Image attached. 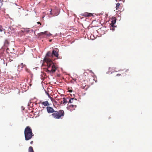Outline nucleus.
I'll return each mask as SVG.
<instances>
[{
	"label": "nucleus",
	"instance_id": "0eeeda50",
	"mask_svg": "<svg viewBox=\"0 0 152 152\" xmlns=\"http://www.w3.org/2000/svg\"><path fill=\"white\" fill-rule=\"evenodd\" d=\"M82 15L86 17H89L92 16L93 15L92 13H88V12H85L82 14Z\"/></svg>",
	"mask_w": 152,
	"mask_h": 152
},
{
	"label": "nucleus",
	"instance_id": "20e7f679",
	"mask_svg": "<svg viewBox=\"0 0 152 152\" xmlns=\"http://www.w3.org/2000/svg\"><path fill=\"white\" fill-rule=\"evenodd\" d=\"M58 51L59 50L57 49H56L55 50H53L52 52L53 57V56H54L56 57H57L58 58H60L58 57L59 55L58 53Z\"/></svg>",
	"mask_w": 152,
	"mask_h": 152
},
{
	"label": "nucleus",
	"instance_id": "a211bd4d",
	"mask_svg": "<svg viewBox=\"0 0 152 152\" xmlns=\"http://www.w3.org/2000/svg\"><path fill=\"white\" fill-rule=\"evenodd\" d=\"M121 74H117L116 75V76H121Z\"/></svg>",
	"mask_w": 152,
	"mask_h": 152
},
{
	"label": "nucleus",
	"instance_id": "39448f33",
	"mask_svg": "<svg viewBox=\"0 0 152 152\" xmlns=\"http://www.w3.org/2000/svg\"><path fill=\"white\" fill-rule=\"evenodd\" d=\"M6 30L2 26L0 25V36L2 37V36L5 34Z\"/></svg>",
	"mask_w": 152,
	"mask_h": 152
},
{
	"label": "nucleus",
	"instance_id": "7ed1b4c3",
	"mask_svg": "<svg viewBox=\"0 0 152 152\" xmlns=\"http://www.w3.org/2000/svg\"><path fill=\"white\" fill-rule=\"evenodd\" d=\"M64 110H60L58 111H55L54 113L52 114V115L54 118L56 119H59L61 118V117L64 116Z\"/></svg>",
	"mask_w": 152,
	"mask_h": 152
},
{
	"label": "nucleus",
	"instance_id": "f8f14e48",
	"mask_svg": "<svg viewBox=\"0 0 152 152\" xmlns=\"http://www.w3.org/2000/svg\"><path fill=\"white\" fill-rule=\"evenodd\" d=\"M28 150V152H34L33 147L31 146L29 147Z\"/></svg>",
	"mask_w": 152,
	"mask_h": 152
},
{
	"label": "nucleus",
	"instance_id": "f03ea898",
	"mask_svg": "<svg viewBox=\"0 0 152 152\" xmlns=\"http://www.w3.org/2000/svg\"><path fill=\"white\" fill-rule=\"evenodd\" d=\"M24 134L26 140H28L31 139L34 136L32 133V130L29 126H27L24 129Z\"/></svg>",
	"mask_w": 152,
	"mask_h": 152
},
{
	"label": "nucleus",
	"instance_id": "ddd939ff",
	"mask_svg": "<svg viewBox=\"0 0 152 152\" xmlns=\"http://www.w3.org/2000/svg\"><path fill=\"white\" fill-rule=\"evenodd\" d=\"M9 44V42L7 39H6L4 42V45L5 46H7Z\"/></svg>",
	"mask_w": 152,
	"mask_h": 152
},
{
	"label": "nucleus",
	"instance_id": "dca6fc26",
	"mask_svg": "<svg viewBox=\"0 0 152 152\" xmlns=\"http://www.w3.org/2000/svg\"><path fill=\"white\" fill-rule=\"evenodd\" d=\"M20 65L21 66H22V67L23 68V67H25L26 66V65H25V64H24L23 65V63H21L20 64Z\"/></svg>",
	"mask_w": 152,
	"mask_h": 152
},
{
	"label": "nucleus",
	"instance_id": "4be33fe9",
	"mask_svg": "<svg viewBox=\"0 0 152 152\" xmlns=\"http://www.w3.org/2000/svg\"><path fill=\"white\" fill-rule=\"evenodd\" d=\"M33 141H31V142H30V143H31V144H33Z\"/></svg>",
	"mask_w": 152,
	"mask_h": 152
},
{
	"label": "nucleus",
	"instance_id": "9b49d317",
	"mask_svg": "<svg viewBox=\"0 0 152 152\" xmlns=\"http://www.w3.org/2000/svg\"><path fill=\"white\" fill-rule=\"evenodd\" d=\"M42 104L45 106H48L49 105V103L48 101L44 102L42 103Z\"/></svg>",
	"mask_w": 152,
	"mask_h": 152
},
{
	"label": "nucleus",
	"instance_id": "aec40b11",
	"mask_svg": "<svg viewBox=\"0 0 152 152\" xmlns=\"http://www.w3.org/2000/svg\"><path fill=\"white\" fill-rule=\"evenodd\" d=\"M47 93V94L48 96L49 97H50V96H49V94L47 92H46Z\"/></svg>",
	"mask_w": 152,
	"mask_h": 152
},
{
	"label": "nucleus",
	"instance_id": "f3484780",
	"mask_svg": "<svg viewBox=\"0 0 152 152\" xmlns=\"http://www.w3.org/2000/svg\"><path fill=\"white\" fill-rule=\"evenodd\" d=\"M45 32H42L40 33V34H45Z\"/></svg>",
	"mask_w": 152,
	"mask_h": 152
},
{
	"label": "nucleus",
	"instance_id": "f257e3e1",
	"mask_svg": "<svg viewBox=\"0 0 152 152\" xmlns=\"http://www.w3.org/2000/svg\"><path fill=\"white\" fill-rule=\"evenodd\" d=\"M48 57H53L52 52L48 51L47 52L46 56L44 59V62L46 63L47 66V70L50 72H55L56 69V68L52 60Z\"/></svg>",
	"mask_w": 152,
	"mask_h": 152
},
{
	"label": "nucleus",
	"instance_id": "412c9836",
	"mask_svg": "<svg viewBox=\"0 0 152 152\" xmlns=\"http://www.w3.org/2000/svg\"><path fill=\"white\" fill-rule=\"evenodd\" d=\"M73 80L75 81H76V78H73Z\"/></svg>",
	"mask_w": 152,
	"mask_h": 152
},
{
	"label": "nucleus",
	"instance_id": "4468645a",
	"mask_svg": "<svg viewBox=\"0 0 152 152\" xmlns=\"http://www.w3.org/2000/svg\"><path fill=\"white\" fill-rule=\"evenodd\" d=\"M69 106L70 107L73 108L75 109V108H76L77 106L75 105L70 104L69 105Z\"/></svg>",
	"mask_w": 152,
	"mask_h": 152
},
{
	"label": "nucleus",
	"instance_id": "5701e85b",
	"mask_svg": "<svg viewBox=\"0 0 152 152\" xmlns=\"http://www.w3.org/2000/svg\"><path fill=\"white\" fill-rule=\"evenodd\" d=\"M72 90H69V92H72Z\"/></svg>",
	"mask_w": 152,
	"mask_h": 152
},
{
	"label": "nucleus",
	"instance_id": "6e6552de",
	"mask_svg": "<svg viewBox=\"0 0 152 152\" xmlns=\"http://www.w3.org/2000/svg\"><path fill=\"white\" fill-rule=\"evenodd\" d=\"M47 110L48 113H53L55 112L53 108L50 107H47Z\"/></svg>",
	"mask_w": 152,
	"mask_h": 152
},
{
	"label": "nucleus",
	"instance_id": "2eb2a0df",
	"mask_svg": "<svg viewBox=\"0 0 152 152\" xmlns=\"http://www.w3.org/2000/svg\"><path fill=\"white\" fill-rule=\"evenodd\" d=\"M74 100V98H70L69 100V102L70 103H72L73 102Z\"/></svg>",
	"mask_w": 152,
	"mask_h": 152
},
{
	"label": "nucleus",
	"instance_id": "423d86ee",
	"mask_svg": "<svg viewBox=\"0 0 152 152\" xmlns=\"http://www.w3.org/2000/svg\"><path fill=\"white\" fill-rule=\"evenodd\" d=\"M59 102L61 104H65L68 102L67 100L65 98H61V99H59Z\"/></svg>",
	"mask_w": 152,
	"mask_h": 152
},
{
	"label": "nucleus",
	"instance_id": "9d476101",
	"mask_svg": "<svg viewBox=\"0 0 152 152\" xmlns=\"http://www.w3.org/2000/svg\"><path fill=\"white\" fill-rule=\"evenodd\" d=\"M116 22V19H114L113 20L111 21V23L110 24V25H111V26L113 27L114 26V25L115 24V23Z\"/></svg>",
	"mask_w": 152,
	"mask_h": 152
},
{
	"label": "nucleus",
	"instance_id": "1a4fd4ad",
	"mask_svg": "<svg viewBox=\"0 0 152 152\" xmlns=\"http://www.w3.org/2000/svg\"><path fill=\"white\" fill-rule=\"evenodd\" d=\"M121 5L119 3H118L116 4V6L115 8L116 10L119 11L121 9Z\"/></svg>",
	"mask_w": 152,
	"mask_h": 152
},
{
	"label": "nucleus",
	"instance_id": "b1692460",
	"mask_svg": "<svg viewBox=\"0 0 152 152\" xmlns=\"http://www.w3.org/2000/svg\"><path fill=\"white\" fill-rule=\"evenodd\" d=\"M128 71H129V70L127 69L125 71V72H127Z\"/></svg>",
	"mask_w": 152,
	"mask_h": 152
},
{
	"label": "nucleus",
	"instance_id": "393cba45",
	"mask_svg": "<svg viewBox=\"0 0 152 152\" xmlns=\"http://www.w3.org/2000/svg\"><path fill=\"white\" fill-rule=\"evenodd\" d=\"M12 60H11L10 59V62H11V61H12Z\"/></svg>",
	"mask_w": 152,
	"mask_h": 152
},
{
	"label": "nucleus",
	"instance_id": "6ab92c4d",
	"mask_svg": "<svg viewBox=\"0 0 152 152\" xmlns=\"http://www.w3.org/2000/svg\"><path fill=\"white\" fill-rule=\"evenodd\" d=\"M37 23L38 24H40V25H41V23H40V22H37Z\"/></svg>",
	"mask_w": 152,
	"mask_h": 152
}]
</instances>
